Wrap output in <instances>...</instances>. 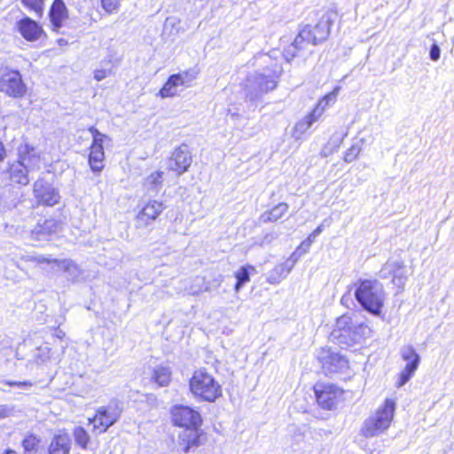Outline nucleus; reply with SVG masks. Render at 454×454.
Returning a JSON list of instances; mask_svg holds the SVG:
<instances>
[{"label":"nucleus","instance_id":"37998d69","mask_svg":"<svg viewBox=\"0 0 454 454\" xmlns=\"http://www.w3.org/2000/svg\"><path fill=\"white\" fill-rule=\"evenodd\" d=\"M110 74H111V67H109V68L105 67V68H102V69H97L94 72V78L97 81H102L103 79H105L107 76H109Z\"/></svg>","mask_w":454,"mask_h":454},{"label":"nucleus","instance_id":"c756f323","mask_svg":"<svg viewBox=\"0 0 454 454\" xmlns=\"http://www.w3.org/2000/svg\"><path fill=\"white\" fill-rule=\"evenodd\" d=\"M163 175L162 171L158 170L148 176L145 182L146 189L153 192H158L162 186Z\"/></svg>","mask_w":454,"mask_h":454},{"label":"nucleus","instance_id":"6e6552de","mask_svg":"<svg viewBox=\"0 0 454 454\" xmlns=\"http://www.w3.org/2000/svg\"><path fill=\"white\" fill-rule=\"evenodd\" d=\"M38 162L39 157L36 155L35 148L27 144L21 145L19 147V160L10 166V179L22 185L27 184L29 182L28 172Z\"/></svg>","mask_w":454,"mask_h":454},{"label":"nucleus","instance_id":"4c0bfd02","mask_svg":"<svg viewBox=\"0 0 454 454\" xmlns=\"http://www.w3.org/2000/svg\"><path fill=\"white\" fill-rule=\"evenodd\" d=\"M323 231V225L317 226L309 235V237L301 243V247H304V251H309L311 244L314 242L315 239Z\"/></svg>","mask_w":454,"mask_h":454},{"label":"nucleus","instance_id":"a19ab883","mask_svg":"<svg viewBox=\"0 0 454 454\" xmlns=\"http://www.w3.org/2000/svg\"><path fill=\"white\" fill-rule=\"evenodd\" d=\"M4 383L10 387H16L22 391H28L33 387V382L29 380L24 381H12V380H5Z\"/></svg>","mask_w":454,"mask_h":454},{"label":"nucleus","instance_id":"aec40b11","mask_svg":"<svg viewBox=\"0 0 454 454\" xmlns=\"http://www.w3.org/2000/svg\"><path fill=\"white\" fill-rule=\"evenodd\" d=\"M62 223L55 218H50L43 221V223H38L31 231V235L35 239L45 240L51 235L59 232L61 230Z\"/></svg>","mask_w":454,"mask_h":454},{"label":"nucleus","instance_id":"2f4dec72","mask_svg":"<svg viewBox=\"0 0 454 454\" xmlns=\"http://www.w3.org/2000/svg\"><path fill=\"white\" fill-rule=\"evenodd\" d=\"M41 439L35 434L27 435L22 441L24 450L27 454H35Z\"/></svg>","mask_w":454,"mask_h":454},{"label":"nucleus","instance_id":"8fccbe9b","mask_svg":"<svg viewBox=\"0 0 454 454\" xmlns=\"http://www.w3.org/2000/svg\"><path fill=\"white\" fill-rule=\"evenodd\" d=\"M5 156V149L3 145V142L0 140V161L4 160Z\"/></svg>","mask_w":454,"mask_h":454},{"label":"nucleus","instance_id":"6ab92c4d","mask_svg":"<svg viewBox=\"0 0 454 454\" xmlns=\"http://www.w3.org/2000/svg\"><path fill=\"white\" fill-rule=\"evenodd\" d=\"M165 209L161 201L150 200L141 209L137 216V223L139 227H145L154 221Z\"/></svg>","mask_w":454,"mask_h":454},{"label":"nucleus","instance_id":"79ce46f5","mask_svg":"<svg viewBox=\"0 0 454 454\" xmlns=\"http://www.w3.org/2000/svg\"><path fill=\"white\" fill-rule=\"evenodd\" d=\"M441 57V49L439 45L434 42L429 51V58L432 61L439 60Z\"/></svg>","mask_w":454,"mask_h":454},{"label":"nucleus","instance_id":"4d7b16f0","mask_svg":"<svg viewBox=\"0 0 454 454\" xmlns=\"http://www.w3.org/2000/svg\"><path fill=\"white\" fill-rule=\"evenodd\" d=\"M59 43H64V41H62V39H59Z\"/></svg>","mask_w":454,"mask_h":454},{"label":"nucleus","instance_id":"39448f33","mask_svg":"<svg viewBox=\"0 0 454 454\" xmlns=\"http://www.w3.org/2000/svg\"><path fill=\"white\" fill-rule=\"evenodd\" d=\"M355 298L365 311L380 316L384 305L382 285L374 279H358L354 283Z\"/></svg>","mask_w":454,"mask_h":454},{"label":"nucleus","instance_id":"ddd939ff","mask_svg":"<svg viewBox=\"0 0 454 454\" xmlns=\"http://www.w3.org/2000/svg\"><path fill=\"white\" fill-rule=\"evenodd\" d=\"M317 402L325 410H333L339 403L343 391L333 384L317 383L314 387Z\"/></svg>","mask_w":454,"mask_h":454},{"label":"nucleus","instance_id":"5fc2aeb1","mask_svg":"<svg viewBox=\"0 0 454 454\" xmlns=\"http://www.w3.org/2000/svg\"><path fill=\"white\" fill-rule=\"evenodd\" d=\"M345 299H346V297H345V296H342V298H341V302H342V303L347 302V300H345Z\"/></svg>","mask_w":454,"mask_h":454},{"label":"nucleus","instance_id":"bb28decb","mask_svg":"<svg viewBox=\"0 0 454 454\" xmlns=\"http://www.w3.org/2000/svg\"><path fill=\"white\" fill-rule=\"evenodd\" d=\"M179 86H181V84L179 83L178 77H176L175 74H171L160 89L159 95L161 98L175 97L177 95V88Z\"/></svg>","mask_w":454,"mask_h":454},{"label":"nucleus","instance_id":"09e8293b","mask_svg":"<svg viewBox=\"0 0 454 454\" xmlns=\"http://www.w3.org/2000/svg\"><path fill=\"white\" fill-rule=\"evenodd\" d=\"M54 335L59 339H63L65 337V332L59 328L55 329Z\"/></svg>","mask_w":454,"mask_h":454},{"label":"nucleus","instance_id":"9b49d317","mask_svg":"<svg viewBox=\"0 0 454 454\" xmlns=\"http://www.w3.org/2000/svg\"><path fill=\"white\" fill-rule=\"evenodd\" d=\"M122 412L121 404L118 401H111L108 405L99 407L90 423L101 433L106 432L120 419Z\"/></svg>","mask_w":454,"mask_h":454},{"label":"nucleus","instance_id":"6e6d98bb","mask_svg":"<svg viewBox=\"0 0 454 454\" xmlns=\"http://www.w3.org/2000/svg\"><path fill=\"white\" fill-rule=\"evenodd\" d=\"M345 299H346V297H345V296H342V298H341V302H342V303L347 302V300H345Z\"/></svg>","mask_w":454,"mask_h":454},{"label":"nucleus","instance_id":"412c9836","mask_svg":"<svg viewBox=\"0 0 454 454\" xmlns=\"http://www.w3.org/2000/svg\"><path fill=\"white\" fill-rule=\"evenodd\" d=\"M68 17V11L63 0H53L49 11V18L53 30L58 32L63 21Z\"/></svg>","mask_w":454,"mask_h":454},{"label":"nucleus","instance_id":"13d9d810","mask_svg":"<svg viewBox=\"0 0 454 454\" xmlns=\"http://www.w3.org/2000/svg\"><path fill=\"white\" fill-rule=\"evenodd\" d=\"M59 43H64V41H62V39H59Z\"/></svg>","mask_w":454,"mask_h":454},{"label":"nucleus","instance_id":"ea45409f","mask_svg":"<svg viewBox=\"0 0 454 454\" xmlns=\"http://www.w3.org/2000/svg\"><path fill=\"white\" fill-rule=\"evenodd\" d=\"M347 133H335L333 135L329 142L327 143L335 152H337L342 144L344 137Z\"/></svg>","mask_w":454,"mask_h":454},{"label":"nucleus","instance_id":"de8ad7c7","mask_svg":"<svg viewBox=\"0 0 454 454\" xmlns=\"http://www.w3.org/2000/svg\"><path fill=\"white\" fill-rule=\"evenodd\" d=\"M285 270L289 274L295 263L287 259L285 262L281 263Z\"/></svg>","mask_w":454,"mask_h":454},{"label":"nucleus","instance_id":"f3484780","mask_svg":"<svg viewBox=\"0 0 454 454\" xmlns=\"http://www.w3.org/2000/svg\"><path fill=\"white\" fill-rule=\"evenodd\" d=\"M34 195L39 203L46 206H54L60 199L58 190L43 179L34 184Z\"/></svg>","mask_w":454,"mask_h":454},{"label":"nucleus","instance_id":"a18cd8bd","mask_svg":"<svg viewBox=\"0 0 454 454\" xmlns=\"http://www.w3.org/2000/svg\"><path fill=\"white\" fill-rule=\"evenodd\" d=\"M12 409L6 405V404H1L0 405V419L8 418L12 414Z\"/></svg>","mask_w":454,"mask_h":454},{"label":"nucleus","instance_id":"bf43d9fd","mask_svg":"<svg viewBox=\"0 0 454 454\" xmlns=\"http://www.w3.org/2000/svg\"><path fill=\"white\" fill-rule=\"evenodd\" d=\"M59 43H64V41H62V39H59Z\"/></svg>","mask_w":454,"mask_h":454},{"label":"nucleus","instance_id":"2eb2a0df","mask_svg":"<svg viewBox=\"0 0 454 454\" xmlns=\"http://www.w3.org/2000/svg\"><path fill=\"white\" fill-rule=\"evenodd\" d=\"M401 356L403 361L405 362V365L399 373V387L406 384L411 379L420 363L419 355L411 346L403 347L401 350Z\"/></svg>","mask_w":454,"mask_h":454},{"label":"nucleus","instance_id":"49530a36","mask_svg":"<svg viewBox=\"0 0 454 454\" xmlns=\"http://www.w3.org/2000/svg\"><path fill=\"white\" fill-rule=\"evenodd\" d=\"M333 153H335V151L332 147H330V145L328 144H326L323 147L320 154L322 157H328L329 155L333 154Z\"/></svg>","mask_w":454,"mask_h":454},{"label":"nucleus","instance_id":"a878e982","mask_svg":"<svg viewBox=\"0 0 454 454\" xmlns=\"http://www.w3.org/2000/svg\"><path fill=\"white\" fill-rule=\"evenodd\" d=\"M289 206L286 202H280L272 207L270 210L264 212L261 215L260 220L266 223L270 222H276L280 219L288 210Z\"/></svg>","mask_w":454,"mask_h":454},{"label":"nucleus","instance_id":"c9c22d12","mask_svg":"<svg viewBox=\"0 0 454 454\" xmlns=\"http://www.w3.org/2000/svg\"><path fill=\"white\" fill-rule=\"evenodd\" d=\"M380 277L384 278H391L394 282L397 277V264L395 262H387L380 270Z\"/></svg>","mask_w":454,"mask_h":454},{"label":"nucleus","instance_id":"1a4fd4ad","mask_svg":"<svg viewBox=\"0 0 454 454\" xmlns=\"http://www.w3.org/2000/svg\"><path fill=\"white\" fill-rule=\"evenodd\" d=\"M27 88L19 70L8 67L0 69V91L12 98H22Z\"/></svg>","mask_w":454,"mask_h":454},{"label":"nucleus","instance_id":"5701e85b","mask_svg":"<svg viewBox=\"0 0 454 454\" xmlns=\"http://www.w3.org/2000/svg\"><path fill=\"white\" fill-rule=\"evenodd\" d=\"M51 263L57 264L61 267L66 273L67 280L76 283L82 279L83 271L80 267L71 259L58 260L52 259Z\"/></svg>","mask_w":454,"mask_h":454},{"label":"nucleus","instance_id":"3c124183","mask_svg":"<svg viewBox=\"0 0 454 454\" xmlns=\"http://www.w3.org/2000/svg\"><path fill=\"white\" fill-rule=\"evenodd\" d=\"M222 281H223V277L221 275H219L218 278L214 280V288L215 289L218 288L220 286Z\"/></svg>","mask_w":454,"mask_h":454},{"label":"nucleus","instance_id":"4be33fe9","mask_svg":"<svg viewBox=\"0 0 454 454\" xmlns=\"http://www.w3.org/2000/svg\"><path fill=\"white\" fill-rule=\"evenodd\" d=\"M71 440L67 433L55 434L48 446V454H69Z\"/></svg>","mask_w":454,"mask_h":454},{"label":"nucleus","instance_id":"7c9ffc66","mask_svg":"<svg viewBox=\"0 0 454 454\" xmlns=\"http://www.w3.org/2000/svg\"><path fill=\"white\" fill-rule=\"evenodd\" d=\"M153 379L160 387L168 386L171 379V372L168 367H158L154 370Z\"/></svg>","mask_w":454,"mask_h":454},{"label":"nucleus","instance_id":"473e14b6","mask_svg":"<svg viewBox=\"0 0 454 454\" xmlns=\"http://www.w3.org/2000/svg\"><path fill=\"white\" fill-rule=\"evenodd\" d=\"M74 442L82 449H86L90 442V435L82 427H75L73 432Z\"/></svg>","mask_w":454,"mask_h":454},{"label":"nucleus","instance_id":"4468645a","mask_svg":"<svg viewBox=\"0 0 454 454\" xmlns=\"http://www.w3.org/2000/svg\"><path fill=\"white\" fill-rule=\"evenodd\" d=\"M192 162V153L187 145L176 147L167 161V168L175 172L176 176H182L188 171Z\"/></svg>","mask_w":454,"mask_h":454},{"label":"nucleus","instance_id":"72a5a7b5","mask_svg":"<svg viewBox=\"0 0 454 454\" xmlns=\"http://www.w3.org/2000/svg\"><path fill=\"white\" fill-rule=\"evenodd\" d=\"M22 4L33 11L38 18H42L43 14L44 0H21Z\"/></svg>","mask_w":454,"mask_h":454},{"label":"nucleus","instance_id":"c85d7f7f","mask_svg":"<svg viewBox=\"0 0 454 454\" xmlns=\"http://www.w3.org/2000/svg\"><path fill=\"white\" fill-rule=\"evenodd\" d=\"M178 77L179 83L182 87L189 88L192 86L194 81L199 74V69L196 67L190 68L181 73L175 74Z\"/></svg>","mask_w":454,"mask_h":454},{"label":"nucleus","instance_id":"7ed1b4c3","mask_svg":"<svg viewBox=\"0 0 454 454\" xmlns=\"http://www.w3.org/2000/svg\"><path fill=\"white\" fill-rule=\"evenodd\" d=\"M333 13L322 15L315 26L306 25L294 38V42L285 48L283 56L286 61L293 60L308 51L309 45H317L325 41L330 34L333 24Z\"/></svg>","mask_w":454,"mask_h":454},{"label":"nucleus","instance_id":"dca6fc26","mask_svg":"<svg viewBox=\"0 0 454 454\" xmlns=\"http://www.w3.org/2000/svg\"><path fill=\"white\" fill-rule=\"evenodd\" d=\"M335 96L333 94H328L325 96L313 109V111L305 116L303 119L299 121L294 127V135L296 139L301 138V135L304 134L312 124L322 115L324 110L328 106L331 100H333Z\"/></svg>","mask_w":454,"mask_h":454},{"label":"nucleus","instance_id":"b1692460","mask_svg":"<svg viewBox=\"0 0 454 454\" xmlns=\"http://www.w3.org/2000/svg\"><path fill=\"white\" fill-rule=\"evenodd\" d=\"M17 203L14 188L11 184L0 185V212L12 209Z\"/></svg>","mask_w":454,"mask_h":454},{"label":"nucleus","instance_id":"a211bd4d","mask_svg":"<svg viewBox=\"0 0 454 454\" xmlns=\"http://www.w3.org/2000/svg\"><path fill=\"white\" fill-rule=\"evenodd\" d=\"M16 26L22 37L28 42L37 41L45 35L42 26L27 16L17 21Z\"/></svg>","mask_w":454,"mask_h":454},{"label":"nucleus","instance_id":"9d476101","mask_svg":"<svg viewBox=\"0 0 454 454\" xmlns=\"http://www.w3.org/2000/svg\"><path fill=\"white\" fill-rule=\"evenodd\" d=\"M317 360L321 364L323 372L329 377L337 373H343L348 369V359L332 348H321L317 353Z\"/></svg>","mask_w":454,"mask_h":454},{"label":"nucleus","instance_id":"f704fd0d","mask_svg":"<svg viewBox=\"0 0 454 454\" xmlns=\"http://www.w3.org/2000/svg\"><path fill=\"white\" fill-rule=\"evenodd\" d=\"M288 273L285 270L282 264L277 265L272 270L269 272L268 281L270 284H278L282 279L286 278Z\"/></svg>","mask_w":454,"mask_h":454},{"label":"nucleus","instance_id":"603ef678","mask_svg":"<svg viewBox=\"0 0 454 454\" xmlns=\"http://www.w3.org/2000/svg\"><path fill=\"white\" fill-rule=\"evenodd\" d=\"M3 454H17V453L12 450L8 449Z\"/></svg>","mask_w":454,"mask_h":454},{"label":"nucleus","instance_id":"864d4df0","mask_svg":"<svg viewBox=\"0 0 454 454\" xmlns=\"http://www.w3.org/2000/svg\"><path fill=\"white\" fill-rule=\"evenodd\" d=\"M204 291L210 292V291H212V287L209 286H206L205 288H204Z\"/></svg>","mask_w":454,"mask_h":454},{"label":"nucleus","instance_id":"f257e3e1","mask_svg":"<svg viewBox=\"0 0 454 454\" xmlns=\"http://www.w3.org/2000/svg\"><path fill=\"white\" fill-rule=\"evenodd\" d=\"M259 59L266 67L261 71H254L247 74L243 82V90L246 100L257 103L263 95L274 90L278 83L283 68L277 61L270 59L267 54H262Z\"/></svg>","mask_w":454,"mask_h":454},{"label":"nucleus","instance_id":"423d86ee","mask_svg":"<svg viewBox=\"0 0 454 454\" xmlns=\"http://www.w3.org/2000/svg\"><path fill=\"white\" fill-rule=\"evenodd\" d=\"M395 410V400L386 399L384 403L364 421L361 434L366 438L382 434L389 427L394 418Z\"/></svg>","mask_w":454,"mask_h":454},{"label":"nucleus","instance_id":"f8f14e48","mask_svg":"<svg viewBox=\"0 0 454 454\" xmlns=\"http://www.w3.org/2000/svg\"><path fill=\"white\" fill-rule=\"evenodd\" d=\"M89 131L93 137L89 155V164L92 172L98 174L104 168L105 152L103 143L107 137L93 126L89 128Z\"/></svg>","mask_w":454,"mask_h":454},{"label":"nucleus","instance_id":"393cba45","mask_svg":"<svg viewBox=\"0 0 454 454\" xmlns=\"http://www.w3.org/2000/svg\"><path fill=\"white\" fill-rule=\"evenodd\" d=\"M13 261H15L16 266L19 269L23 270V263H28L31 265H41L43 263L51 264L52 259L38 254H21L16 256Z\"/></svg>","mask_w":454,"mask_h":454},{"label":"nucleus","instance_id":"c03bdc74","mask_svg":"<svg viewBox=\"0 0 454 454\" xmlns=\"http://www.w3.org/2000/svg\"><path fill=\"white\" fill-rule=\"evenodd\" d=\"M308 251H304V247H301V245L296 248V250L290 255L288 258L294 263H296L301 255L306 254Z\"/></svg>","mask_w":454,"mask_h":454},{"label":"nucleus","instance_id":"0eeeda50","mask_svg":"<svg viewBox=\"0 0 454 454\" xmlns=\"http://www.w3.org/2000/svg\"><path fill=\"white\" fill-rule=\"evenodd\" d=\"M190 390L200 401L213 403L222 395V387L205 369L194 372L190 380Z\"/></svg>","mask_w":454,"mask_h":454},{"label":"nucleus","instance_id":"58836bf2","mask_svg":"<svg viewBox=\"0 0 454 454\" xmlns=\"http://www.w3.org/2000/svg\"><path fill=\"white\" fill-rule=\"evenodd\" d=\"M101 6L107 13H113L118 11L120 0H100Z\"/></svg>","mask_w":454,"mask_h":454},{"label":"nucleus","instance_id":"e433bc0d","mask_svg":"<svg viewBox=\"0 0 454 454\" xmlns=\"http://www.w3.org/2000/svg\"><path fill=\"white\" fill-rule=\"evenodd\" d=\"M361 152V146L355 144L350 146L345 153L343 160L345 162L350 163L354 161Z\"/></svg>","mask_w":454,"mask_h":454},{"label":"nucleus","instance_id":"f03ea898","mask_svg":"<svg viewBox=\"0 0 454 454\" xmlns=\"http://www.w3.org/2000/svg\"><path fill=\"white\" fill-rule=\"evenodd\" d=\"M170 412L173 424L185 428L179 435L177 450L187 454L200 445L201 415L193 408L182 404L173 406Z\"/></svg>","mask_w":454,"mask_h":454},{"label":"nucleus","instance_id":"cd10ccee","mask_svg":"<svg viewBox=\"0 0 454 454\" xmlns=\"http://www.w3.org/2000/svg\"><path fill=\"white\" fill-rule=\"evenodd\" d=\"M251 271H255L254 267L251 265L242 266L238 271H236L235 278L237 282L234 287L236 292H239L246 283L250 281Z\"/></svg>","mask_w":454,"mask_h":454},{"label":"nucleus","instance_id":"20e7f679","mask_svg":"<svg viewBox=\"0 0 454 454\" xmlns=\"http://www.w3.org/2000/svg\"><path fill=\"white\" fill-rule=\"evenodd\" d=\"M371 328L364 322L348 315H342L337 318L330 339L341 348H348L361 346L366 339L371 337Z\"/></svg>","mask_w":454,"mask_h":454}]
</instances>
